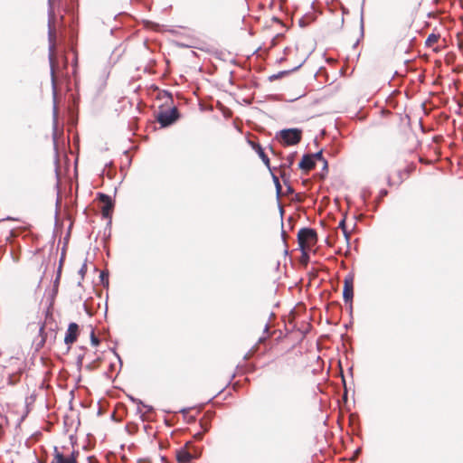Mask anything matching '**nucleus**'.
I'll return each mask as SVG.
<instances>
[{"mask_svg": "<svg viewBox=\"0 0 463 463\" xmlns=\"http://www.w3.org/2000/svg\"><path fill=\"white\" fill-rule=\"evenodd\" d=\"M203 428H204V432L208 430V427L207 426H205Z\"/></svg>", "mask_w": 463, "mask_h": 463, "instance_id": "obj_37", "label": "nucleus"}, {"mask_svg": "<svg viewBox=\"0 0 463 463\" xmlns=\"http://www.w3.org/2000/svg\"><path fill=\"white\" fill-rule=\"evenodd\" d=\"M99 200L104 203V206L102 208V215L105 218H109L114 207V203L110 198V196L105 194H99Z\"/></svg>", "mask_w": 463, "mask_h": 463, "instance_id": "obj_6", "label": "nucleus"}, {"mask_svg": "<svg viewBox=\"0 0 463 463\" xmlns=\"http://www.w3.org/2000/svg\"><path fill=\"white\" fill-rule=\"evenodd\" d=\"M342 232H343V234H344V236H345V238L346 241L348 242V241H349V237H350V233L348 232V231H347L346 229H345V230H343Z\"/></svg>", "mask_w": 463, "mask_h": 463, "instance_id": "obj_26", "label": "nucleus"}, {"mask_svg": "<svg viewBox=\"0 0 463 463\" xmlns=\"http://www.w3.org/2000/svg\"><path fill=\"white\" fill-rule=\"evenodd\" d=\"M250 145L252 146V148L256 151V153L259 155L264 165L269 168V171H271L270 164H269V158L265 154L263 148L260 144L249 141Z\"/></svg>", "mask_w": 463, "mask_h": 463, "instance_id": "obj_9", "label": "nucleus"}, {"mask_svg": "<svg viewBox=\"0 0 463 463\" xmlns=\"http://www.w3.org/2000/svg\"><path fill=\"white\" fill-rule=\"evenodd\" d=\"M193 458V455L184 449H180L176 453V459L179 463L190 462Z\"/></svg>", "mask_w": 463, "mask_h": 463, "instance_id": "obj_11", "label": "nucleus"}, {"mask_svg": "<svg viewBox=\"0 0 463 463\" xmlns=\"http://www.w3.org/2000/svg\"><path fill=\"white\" fill-rule=\"evenodd\" d=\"M87 271V264L86 263H83L82 266L80 267V270H79V274L83 277L85 275Z\"/></svg>", "mask_w": 463, "mask_h": 463, "instance_id": "obj_22", "label": "nucleus"}, {"mask_svg": "<svg viewBox=\"0 0 463 463\" xmlns=\"http://www.w3.org/2000/svg\"><path fill=\"white\" fill-rule=\"evenodd\" d=\"M307 57L308 56H307L298 66L294 67L293 69L287 70V71H279V72H278L276 74H273V75L269 76V80L273 81L275 80L282 78L285 75L289 74L292 71H295L298 70L305 63V61H307Z\"/></svg>", "mask_w": 463, "mask_h": 463, "instance_id": "obj_10", "label": "nucleus"}, {"mask_svg": "<svg viewBox=\"0 0 463 463\" xmlns=\"http://www.w3.org/2000/svg\"><path fill=\"white\" fill-rule=\"evenodd\" d=\"M387 194V191L386 190H382L381 191V195L383 196V195H386Z\"/></svg>", "mask_w": 463, "mask_h": 463, "instance_id": "obj_32", "label": "nucleus"}, {"mask_svg": "<svg viewBox=\"0 0 463 463\" xmlns=\"http://www.w3.org/2000/svg\"><path fill=\"white\" fill-rule=\"evenodd\" d=\"M300 26H304V23L302 20H299Z\"/></svg>", "mask_w": 463, "mask_h": 463, "instance_id": "obj_36", "label": "nucleus"}, {"mask_svg": "<svg viewBox=\"0 0 463 463\" xmlns=\"http://www.w3.org/2000/svg\"><path fill=\"white\" fill-rule=\"evenodd\" d=\"M128 398H129V400H130L132 402H134V403H136V404H137V405H138V407H137V412H138V413H143V412H142V411H141V409H140V406L144 405V402H143L141 400H139V399H137V398H135V397H133V396H128Z\"/></svg>", "mask_w": 463, "mask_h": 463, "instance_id": "obj_17", "label": "nucleus"}, {"mask_svg": "<svg viewBox=\"0 0 463 463\" xmlns=\"http://www.w3.org/2000/svg\"><path fill=\"white\" fill-rule=\"evenodd\" d=\"M295 153L289 155L288 157H287V162L282 164L280 165L281 168H285V167H291V165L294 164V157H295Z\"/></svg>", "mask_w": 463, "mask_h": 463, "instance_id": "obj_16", "label": "nucleus"}, {"mask_svg": "<svg viewBox=\"0 0 463 463\" xmlns=\"http://www.w3.org/2000/svg\"><path fill=\"white\" fill-rule=\"evenodd\" d=\"M281 236H282L283 240H285L286 232L283 230H282V232H281Z\"/></svg>", "mask_w": 463, "mask_h": 463, "instance_id": "obj_33", "label": "nucleus"}, {"mask_svg": "<svg viewBox=\"0 0 463 463\" xmlns=\"http://www.w3.org/2000/svg\"><path fill=\"white\" fill-rule=\"evenodd\" d=\"M82 360H83V355H79L78 358H77L78 365H81L82 364Z\"/></svg>", "mask_w": 463, "mask_h": 463, "instance_id": "obj_29", "label": "nucleus"}, {"mask_svg": "<svg viewBox=\"0 0 463 463\" xmlns=\"http://www.w3.org/2000/svg\"><path fill=\"white\" fill-rule=\"evenodd\" d=\"M280 175H281V178H283L285 184H287V192L288 194H293L294 190H293L292 186L288 184L287 181L285 180V174L282 173Z\"/></svg>", "mask_w": 463, "mask_h": 463, "instance_id": "obj_21", "label": "nucleus"}, {"mask_svg": "<svg viewBox=\"0 0 463 463\" xmlns=\"http://www.w3.org/2000/svg\"><path fill=\"white\" fill-rule=\"evenodd\" d=\"M354 298V276L348 275L344 281L343 298L345 303H351Z\"/></svg>", "mask_w": 463, "mask_h": 463, "instance_id": "obj_5", "label": "nucleus"}, {"mask_svg": "<svg viewBox=\"0 0 463 463\" xmlns=\"http://www.w3.org/2000/svg\"><path fill=\"white\" fill-rule=\"evenodd\" d=\"M438 40V36L434 33H431L428 36L427 40H426V44H430V43H433V42H437Z\"/></svg>", "mask_w": 463, "mask_h": 463, "instance_id": "obj_20", "label": "nucleus"}, {"mask_svg": "<svg viewBox=\"0 0 463 463\" xmlns=\"http://www.w3.org/2000/svg\"><path fill=\"white\" fill-rule=\"evenodd\" d=\"M179 111L175 107L160 110L156 114V120L162 128L173 125L179 118Z\"/></svg>", "mask_w": 463, "mask_h": 463, "instance_id": "obj_3", "label": "nucleus"}, {"mask_svg": "<svg viewBox=\"0 0 463 463\" xmlns=\"http://www.w3.org/2000/svg\"><path fill=\"white\" fill-rule=\"evenodd\" d=\"M316 166V162L313 160V156L309 154L304 155L301 161L298 164V167L303 171H310Z\"/></svg>", "mask_w": 463, "mask_h": 463, "instance_id": "obj_8", "label": "nucleus"}, {"mask_svg": "<svg viewBox=\"0 0 463 463\" xmlns=\"http://www.w3.org/2000/svg\"><path fill=\"white\" fill-rule=\"evenodd\" d=\"M317 232L311 228H302L298 233V242L300 250L306 248L308 242H316Z\"/></svg>", "mask_w": 463, "mask_h": 463, "instance_id": "obj_4", "label": "nucleus"}, {"mask_svg": "<svg viewBox=\"0 0 463 463\" xmlns=\"http://www.w3.org/2000/svg\"><path fill=\"white\" fill-rule=\"evenodd\" d=\"M49 8H48V38H49V61L51 66V79H52V94H53V109H52V140L54 149L57 150V130H58V107L56 104V77L54 71V50H55V32L52 26V24L54 20V10L52 4V0H48Z\"/></svg>", "mask_w": 463, "mask_h": 463, "instance_id": "obj_1", "label": "nucleus"}, {"mask_svg": "<svg viewBox=\"0 0 463 463\" xmlns=\"http://www.w3.org/2000/svg\"><path fill=\"white\" fill-rule=\"evenodd\" d=\"M203 432H197L194 434V439L197 440H200L203 439Z\"/></svg>", "mask_w": 463, "mask_h": 463, "instance_id": "obj_27", "label": "nucleus"}, {"mask_svg": "<svg viewBox=\"0 0 463 463\" xmlns=\"http://www.w3.org/2000/svg\"><path fill=\"white\" fill-rule=\"evenodd\" d=\"M313 156V160H322L324 161V169L327 167V161L323 157V151L320 150L315 154L311 155Z\"/></svg>", "mask_w": 463, "mask_h": 463, "instance_id": "obj_13", "label": "nucleus"}, {"mask_svg": "<svg viewBox=\"0 0 463 463\" xmlns=\"http://www.w3.org/2000/svg\"><path fill=\"white\" fill-rule=\"evenodd\" d=\"M301 251H302V259L305 260L306 261H307L309 257H308L305 248H303V250H301Z\"/></svg>", "mask_w": 463, "mask_h": 463, "instance_id": "obj_25", "label": "nucleus"}, {"mask_svg": "<svg viewBox=\"0 0 463 463\" xmlns=\"http://www.w3.org/2000/svg\"><path fill=\"white\" fill-rule=\"evenodd\" d=\"M19 377H16L14 374H9L7 377V383L9 385H14L18 383Z\"/></svg>", "mask_w": 463, "mask_h": 463, "instance_id": "obj_18", "label": "nucleus"}, {"mask_svg": "<svg viewBox=\"0 0 463 463\" xmlns=\"http://www.w3.org/2000/svg\"><path fill=\"white\" fill-rule=\"evenodd\" d=\"M90 342H91V345L94 346H97L99 344V339L96 336L93 330L91 331V334H90Z\"/></svg>", "mask_w": 463, "mask_h": 463, "instance_id": "obj_19", "label": "nucleus"}, {"mask_svg": "<svg viewBox=\"0 0 463 463\" xmlns=\"http://www.w3.org/2000/svg\"><path fill=\"white\" fill-rule=\"evenodd\" d=\"M338 228H340L342 231L346 229L345 225V219H342L338 224Z\"/></svg>", "mask_w": 463, "mask_h": 463, "instance_id": "obj_23", "label": "nucleus"}, {"mask_svg": "<svg viewBox=\"0 0 463 463\" xmlns=\"http://www.w3.org/2000/svg\"><path fill=\"white\" fill-rule=\"evenodd\" d=\"M270 173H271L273 183H274L275 187H276L277 196L279 197L280 194H281V191H282V187H281L280 182L279 180V177L273 173L272 170L270 171Z\"/></svg>", "mask_w": 463, "mask_h": 463, "instance_id": "obj_12", "label": "nucleus"}, {"mask_svg": "<svg viewBox=\"0 0 463 463\" xmlns=\"http://www.w3.org/2000/svg\"><path fill=\"white\" fill-rule=\"evenodd\" d=\"M142 407L146 408V412H151L154 410L152 406L145 404V403H144V405H142Z\"/></svg>", "mask_w": 463, "mask_h": 463, "instance_id": "obj_28", "label": "nucleus"}, {"mask_svg": "<svg viewBox=\"0 0 463 463\" xmlns=\"http://www.w3.org/2000/svg\"><path fill=\"white\" fill-rule=\"evenodd\" d=\"M116 355H117V357H118V361H119L120 365H122V361H121V359H120L119 355H118V354H116Z\"/></svg>", "mask_w": 463, "mask_h": 463, "instance_id": "obj_34", "label": "nucleus"}, {"mask_svg": "<svg viewBox=\"0 0 463 463\" xmlns=\"http://www.w3.org/2000/svg\"><path fill=\"white\" fill-rule=\"evenodd\" d=\"M51 463H54V460H52Z\"/></svg>", "mask_w": 463, "mask_h": 463, "instance_id": "obj_38", "label": "nucleus"}, {"mask_svg": "<svg viewBox=\"0 0 463 463\" xmlns=\"http://www.w3.org/2000/svg\"><path fill=\"white\" fill-rule=\"evenodd\" d=\"M58 284H59V276L56 278V279L54 281L53 295H55L58 291Z\"/></svg>", "mask_w": 463, "mask_h": 463, "instance_id": "obj_24", "label": "nucleus"}, {"mask_svg": "<svg viewBox=\"0 0 463 463\" xmlns=\"http://www.w3.org/2000/svg\"><path fill=\"white\" fill-rule=\"evenodd\" d=\"M189 410L190 409H188V408H184V409L180 410V412L185 414V413H187L189 411Z\"/></svg>", "mask_w": 463, "mask_h": 463, "instance_id": "obj_31", "label": "nucleus"}, {"mask_svg": "<svg viewBox=\"0 0 463 463\" xmlns=\"http://www.w3.org/2000/svg\"><path fill=\"white\" fill-rule=\"evenodd\" d=\"M277 137L285 146H294L300 142L302 130L299 128H285L279 132Z\"/></svg>", "mask_w": 463, "mask_h": 463, "instance_id": "obj_2", "label": "nucleus"}, {"mask_svg": "<svg viewBox=\"0 0 463 463\" xmlns=\"http://www.w3.org/2000/svg\"><path fill=\"white\" fill-rule=\"evenodd\" d=\"M78 332H79V326L72 322L69 325L65 337L64 342L66 345H71L73 344L78 337Z\"/></svg>", "mask_w": 463, "mask_h": 463, "instance_id": "obj_7", "label": "nucleus"}, {"mask_svg": "<svg viewBox=\"0 0 463 463\" xmlns=\"http://www.w3.org/2000/svg\"><path fill=\"white\" fill-rule=\"evenodd\" d=\"M269 330V326L266 324L264 326V331L267 332Z\"/></svg>", "mask_w": 463, "mask_h": 463, "instance_id": "obj_35", "label": "nucleus"}, {"mask_svg": "<svg viewBox=\"0 0 463 463\" xmlns=\"http://www.w3.org/2000/svg\"><path fill=\"white\" fill-rule=\"evenodd\" d=\"M99 279H100L101 284L104 287L109 286V272L108 271H104V270L101 271L99 274Z\"/></svg>", "mask_w": 463, "mask_h": 463, "instance_id": "obj_14", "label": "nucleus"}, {"mask_svg": "<svg viewBox=\"0 0 463 463\" xmlns=\"http://www.w3.org/2000/svg\"><path fill=\"white\" fill-rule=\"evenodd\" d=\"M361 27H364V8L361 10Z\"/></svg>", "mask_w": 463, "mask_h": 463, "instance_id": "obj_30", "label": "nucleus"}, {"mask_svg": "<svg viewBox=\"0 0 463 463\" xmlns=\"http://www.w3.org/2000/svg\"><path fill=\"white\" fill-rule=\"evenodd\" d=\"M79 454H80V452L78 450L73 449L71 451V453L68 456H65V458H67V459H69L70 461H71L73 463H78Z\"/></svg>", "mask_w": 463, "mask_h": 463, "instance_id": "obj_15", "label": "nucleus"}]
</instances>
